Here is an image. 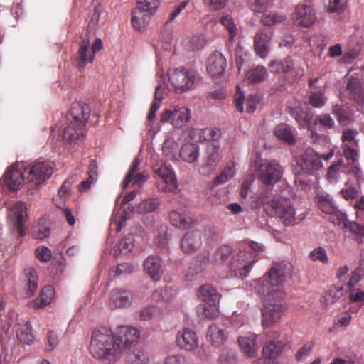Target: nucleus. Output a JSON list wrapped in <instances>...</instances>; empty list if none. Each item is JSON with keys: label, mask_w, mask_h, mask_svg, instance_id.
I'll use <instances>...</instances> for the list:
<instances>
[{"label": "nucleus", "mask_w": 364, "mask_h": 364, "mask_svg": "<svg viewBox=\"0 0 364 364\" xmlns=\"http://www.w3.org/2000/svg\"><path fill=\"white\" fill-rule=\"evenodd\" d=\"M120 341L115 337L114 332L106 328L93 331L90 350L92 355L105 364H114L122 354Z\"/></svg>", "instance_id": "f257e3e1"}, {"label": "nucleus", "mask_w": 364, "mask_h": 364, "mask_svg": "<svg viewBox=\"0 0 364 364\" xmlns=\"http://www.w3.org/2000/svg\"><path fill=\"white\" fill-rule=\"evenodd\" d=\"M293 272V265L290 262H273L269 269L255 282L254 287L257 292L270 291L279 297L285 296L284 284L291 279Z\"/></svg>", "instance_id": "f03ea898"}, {"label": "nucleus", "mask_w": 364, "mask_h": 364, "mask_svg": "<svg viewBox=\"0 0 364 364\" xmlns=\"http://www.w3.org/2000/svg\"><path fill=\"white\" fill-rule=\"evenodd\" d=\"M90 114V109L87 104L73 102L66 116L65 124L60 133L63 140L72 142L80 139L85 134V128Z\"/></svg>", "instance_id": "7ed1b4c3"}, {"label": "nucleus", "mask_w": 364, "mask_h": 364, "mask_svg": "<svg viewBox=\"0 0 364 364\" xmlns=\"http://www.w3.org/2000/svg\"><path fill=\"white\" fill-rule=\"evenodd\" d=\"M267 205L274 213L279 217L284 225H291L294 220L295 211L292 207L291 200L279 195H275L272 199H267V193H261L255 200V208Z\"/></svg>", "instance_id": "20e7f679"}, {"label": "nucleus", "mask_w": 364, "mask_h": 364, "mask_svg": "<svg viewBox=\"0 0 364 364\" xmlns=\"http://www.w3.org/2000/svg\"><path fill=\"white\" fill-rule=\"evenodd\" d=\"M6 323L2 327V332L0 333L1 340L11 339L14 336V328L18 340L24 344L30 345L33 340L30 326L24 320H18L17 314L14 311L9 312L6 317Z\"/></svg>", "instance_id": "39448f33"}, {"label": "nucleus", "mask_w": 364, "mask_h": 364, "mask_svg": "<svg viewBox=\"0 0 364 364\" xmlns=\"http://www.w3.org/2000/svg\"><path fill=\"white\" fill-rule=\"evenodd\" d=\"M264 299V307L262 310V324L267 327L277 322L287 309V305L283 301L285 296H277L270 291L258 292Z\"/></svg>", "instance_id": "423d86ee"}, {"label": "nucleus", "mask_w": 364, "mask_h": 364, "mask_svg": "<svg viewBox=\"0 0 364 364\" xmlns=\"http://www.w3.org/2000/svg\"><path fill=\"white\" fill-rule=\"evenodd\" d=\"M198 297L203 303V306L198 310L201 318H213L219 311V304L221 295L218 290L210 284L202 285L198 291Z\"/></svg>", "instance_id": "0eeeda50"}, {"label": "nucleus", "mask_w": 364, "mask_h": 364, "mask_svg": "<svg viewBox=\"0 0 364 364\" xmlns=\"http://www.w3.org/2000/svg\"><path fill=\"white\" fill-rule=\"evenodd\" d=\"M315 203L323 213L329 215L328 220L334 225L340 228H353V225H356V228H364L355 223L348 222L347 215L337 210L330 195L327 193L316 194Z\"/></svg>", "instance_id": "6e6552de"}, {"label": "nucleus", "mask_w": 364, "mask_h": 364, "mask_svg": "<svg viewBox=\"0 0 364 364\" xmlns=\"http://www.w3.org/2000/svg\"><path fill=\"white\" fill-rule=\"evenodd\" d=\"M196 80L193 70L179 67L168 72V82L176 93H182L193 88Z\"/></svg>", "instance_id": "1a4fd4ad"}, {"label": "nucleus", "mask_w": 364, "mask_h": 364, "mask_svg": "<svg viewBox=\"0 0 364 364\" xmlns=\"http://www.w3.org/2000/svg\"><path fill=\"white\" fill-rule=\"evenodd\" d=\"M333 155V151L331 150L327 154L318 155L313 150L306 151L297 161V165L300 168V172L307 175H314L322 168L321 159L329 160Z\"/></svg>", "instance_id": "9d476101"}, {"label": "nucleus", "mask_w": 364, "mask_h": 364, "mask_svg": "<svg viewBox=\"0 0 364 364\" xmlns=\"http://www.w3.org/2000/svg\"><path fill=\"white\" fill-rule=\"evenodd\" d=\"M53 174V168L46 161H35L25 167L26 183H31V188H37Z\"/></svg>", "instance_id": "9b49d317"}, {"label": "nucleus", "mask_w": 364, "mask_h": 364, "mask_svg": "<svg viewBox=\"0 0 364 364\" xmlns=\"http://www.w3.org/2000/svg\"><path fill=\"white\" fill-rule=\"evenodd\" d=\"M257 174L262 183L272 185L281 180L283 168L277 161H267L259 166Z\"/></svg>", "instance_id": "f8f14e48"}, {"label": "nucleus", "mask_w": 364, "mask_h": 364, "mask_svg": "<svg viewBox=\"0 0 364 364\" xmlns=\"http://www.w3.org/2000/svg\"><path fill=\"white\" fill-rule=\"evenodd\" d=\"M4 185L11 191L19 188L22 182H26L25 178V166L23 164H13L7 168L1 179Z\"/></svg>", "instance_id": "ddd939ff"}, {"label": "nucleus", "mask_w": 364, "mask_h": 364, "mask_svg": "<svg viewBox=\"0 0 364 364\" xmlns=\"http://www.w3.org/2000/svg\"><path fill=\"white\" fill-rule=\"evenodd\" d=\"M287 343L288 339L284 335L274 331L269 336V341L263 347L262 355L274 360L282 353Z\"/></svg>", "instance_id": "4468645a"}, {"label": "nucleus", "mask_w": 364, "mask_h": 364, "mask_svg": "<svg viewBox=\"0 0 364 364\" xmlns=\"http://www.w3.org/2000/svg\"><path fill=\"white\" fill-rule=\"evenodd\" d=\"M114 333L115 337H117L120 341L123 355L132 346L135 345L140 338L139 331L136 328L129 326H119Z\"/></svg>", "instance_id": "2eb2a0df"}, {"label": "nucleus", "mask_w": 364, "mask_h": 364, "mask_svg": "<svg viewBox=\"0 0 364 364\" xmlns=\"http://www.w3.org/2000/svg\"><path fill=\"white\" fill-rule=\"evenodd\" d=\"M153 170L165 183V192H173L177 188V179L170 166L164 163H158L153 166Z\"/></svg>", "instance_id": "dca6fc26"}, {"label": "nucleus", "mask_w": 364, "mask_h": 364, "mask_svg": "<svg viewBox=\"0 0 364 364\" xmlns=\"http://www.w3.org/2000/svg\"><path fill=\"white\" fill-rule=\"evenodd\" d=\"M209 261L210 259L208 252H201L194 257L186 273L187 280L193 282L197 279L207 267Z\"/></svg>", "instance_id": "f3484780"}, {"label": "nucleus", "mask_w": 364, "mask_h": 364, "mask_svg": "<svg viewBox=\"0 0 364 364\" xmlns=\"http://www.w3.org/2000/svg\"><path fill=\"white\" fill-rule=\"evenodd\" d=\"M176 341L177 346L186 351L195 350L199 344L196 333L188 328H184L178 332Z\"/></svg>", "instance_id": "a211bd4d"}, {"label": "nucleus", "mask_w": 364, "mask_h": 364, "mask_svg": "<svg viewBox=\"0 0 364 364\" xmlns=\"http://www.w3.org/2000/svg\"><path fill=\"white\" fill-rule=\"evenodd\" d=\"M293 18L303 27L311 26L316 19L315 10L310 5L306 4H299L295 7Z\"/></svg>", "instance_id": "6ab92c4d"}, {"label": "nucleus", "mask_w": 364, "mask_h": 364, "mask_svg": "<svg viewBox=\"0 0 364 364\" xmlns=\"http://www.w3.org/2000/svg\"><path fill=\"white\" fill-rule=\"evenodd\" d=\"M221 159L219 144L212 142L207 145L203 158L204 166L203 167V169H205V173L214 171Z\"/></svg>", "instance_id": "aec40b11"}, {"label": "nucleus", "mask_w": 364, "mask_h": 364, "mask_svg": "<svg viewBox=\"0 0 364 364\" xmlns=\"http://www.w3.org/2000/svg\"><path fill=\"white\" fill-rule=\"evenodd\" d=\"M252 260L247 258V253L241 252L237 257L233 256L230 261V268L237 277L245 278L247 277L252 269Z\"/></svg>", "instance_id": "412c9836"}, {"label": "nucleus", "mask_w": 364, "mask_h": 364, "mask_svg": "<svg viewBox=\"0 0 364 364\" xmlns=\"http://www.w3.org/2000/svg\"><path fill=\"white\" fill-rule=\"evenodd\" d=\"M26 218V207L23 203L17 202L9 208L8 222L14 228H23Z\"/></svg>", "instance_id": "4be33fe9"}, {"label": "nucleus", "mask_w": 364, "mask_h": 364, "mask_svg": "<svg viewBox=\"0 0 364 364\" xmlns=\"http://www.w3.org/2000/svg\"><path fill=\"white\" fill-rule=\"evenodd\" d=\"M90 46L88 39L84 38L80 43L79 49L73 58V63L80 69L84 68L95 59V55L91 51Z\"/></svg>", "instance_id": "5701e85b"}, {"label": "nucleus", "mask_w": 364, "mask_h": 364, "mask_svg": "<svg viewBox=\"0 0 364 364\" xmlns=\"http://www.w3.org/2000/svg\"><path fill=\"white\" fill-rule=\"evenodd\" d=\"M228 334L227 325L221 322L209 326L207 337L213 346H220L227 341Z\"/></svg>", "instance_id": "b1692460"}, {"label": "nucleus", "mask_w": 364, "mask_h": 364, "mask_svg": "<svg viewBox=\"0 0 364 364\" xmlns=\"http://www.w3.org/2000/svg\"><path fill=\"white\" fill-rule=\"evenodd\" d=\"M202 245L201 232L200 229H194L187 232L181 240V248L186 253L196 251Z\"/></svg>", "instance_id": "393cba45"}, {"label": "nucleus", "mask_w": 364, "mask_h": 364, "mask_svg": "<svg viewBox=\"0 0 364 364\" xmlns=\"http://www.w3.org/2000/svg\"><path fill=\"white\" fill-rule=\"evenodd\" d=\"M348 96L359 105L364 102V82L356 77H350L346 85Z\"/></svg>", "instance_id": "a878e982"}, {"label": "nucleus", "mask_w": 364, "mask_h": 364, "mask_svg": "<svg viewBox=\"0 0 364 364\" xmlns=\"http://www.w3.org/2000/svg\"><path fill=\"white\" fill-rule=\"evenodd\" d=\"M226 58L218 52L213 53L208 60L207 71L212 77L222 75L226 67Z\"/></svg>", "instance_id": "bb28decb"}, {"label": "nucleus", "mask_w": 364, "mask_h": 364, "mask_svg": "<svg viewBox=\"0 0 364 364\" xmlns=\"http://www.w3.org/2000/svg\"><path fill=\"white\" fill-rule=\"evenodd\" d=\"M271 38L272 34L269 31L261 30L256 33L254 41V47L257 55L262 58L267 55Z\"/></svg>", "instance_id": "cd10ccee"}, {"label": "nucleus", "mask_w": 364, "mask_h": 364, "mask_svg": "<svg viewBox=\"0 0 364 364\" xmlns=\"http://www.w3.org/2000/svg\"><path fill=\"white\" fill-rule=\"evenodd\" d=\"M190 135L193 139L198 141L217 142L221 136V132L218 128L208 127L204 129H193L191 131Z\"/></svg>", "instance_id": "c85d7f7f"}, {"label": "nucleus", "mask_w": 364, "mask_h": 364, "mask_svg": "<svg viewBox=\"0 0 364 364\" xmlns=\"http://www.w3.org/2000/svg\"><path fill=\"white\" fill-rule=\"evenodd\" d=\"M257 338L256 334L250 333L246 336H240L237 339L240 350L248 358H254L257 355L258 350Z\"/></svg>", "instance_id": "c756f323"}, {"label": "nucleus", "mask_w": 364, "mask_h": 364, "mask_svg": "<svg viewBox=\"0 0 364 364\" xmlns=\"http://www.w3.org/2000/svg\"><path fill=\"white\" fill-rule=\"evenodd\" d=\"M144 269L147 274L156 281L161 279L164 273L161 259L158 256L148 257L144 263Z\"/></svg>", "instance_id": "7c9ffc66"}, {"label": "nucleus", "mask_w": 364, "mask_h": 364, "mask_svg": "<svg viewBox=\"0 0 364 364\" xmlns=\"http://www.w3.org/2000/svg\"><path fill=\"white\" fill-rule=\"evenodd\" d=\"M132 301V294L126 290H114L111 293L109 304L111 308L129 306Z\"/></svg>", "instance_id": "2f4dec72"}, {"label": "nucleus", "mask_w": 364, "mask_h": 364, "mask_svg": "<svg viewBox=\"0 0 364 364\" xmlns=\"http://www.w3.org/2000/svg\"><path fill=\"white\" fill-rule=\"evenodd\" d=\"M169 220L171 225L175 228H190L198 225L197 219L193 218L189 215L177 211H172L169 214Z\"/></svg>", "instance_id": "473e14b6"}, {"label": "nucleus", "mask_w": 364, "mask_h": 364, "mask_svg": "<svg viewBox=\"0 0 364 364\" xmlns=\"http://www.w3.org/2000/svg\"><path fill=\"white\" fill-rule=\"evenodd\" d=\"M141 6H136L132 11L131 23L136 31L144 29L150 19L151 15L141 9Z\"/></svg>", "instance_id": "72a5a7b5"}, {"label": "nucleus", "mask_w": 364, "mask_h": 364, "mask_svg": "<svg viewBox=\"0 0 364 364\" xmlns=\"http://www.w3.org/2000/svg\"><path fill=\"white\" fill-rule=\"evenodd\" d=\"M74 182L73 177H69L64 181L58 190V196L53 199L55 205L58 208H62L65 205L67 199L70 197L71 187Z\"/></svg>", "instance_id": "f704fd0d"}, {"label": "nucleus", "mask_w": 364, "mask_h": 364, "mask_svg": "<svg viewBox=\"0 0 364 364\" xmlns=\"http://www.w3.org/2000/svg\"><path fill=\"white\" fill-rule=\"evenodd\" d=\"M233 255L232 247L225 245L218 247L211 255L210 262L215 265L225 264Z\"/></svg>", "instance_id": "c9c22d12"}, {"label": "nucleus", "mask_w": 364, "mask_h": 364, "mask_svg": "<svg viewBox=\"0 0 364 364\" xmlns=\"http://www.w3.org/2000/svg\"><path fill=\"white\" fill-rule=\"evenodd\" d=\"M199 151L198 145L193 143L186 144L181 149L180 156L184 161L193 163L198 160Z\"/></svg>", "instance_id": "e433bc0d"}, {"label": "nucleus", "mask_w": 364, "mask_h": 364, "mask_svg": "<svg viewBox=\"0 0 364 364\" xmlns=\"http://www.w3.org/2000/svg\"><path fill=\"white\" fill-rule=\"evenodd\" d=\"M191 118V111L189 109L181 107H176L173 111V121L171 124L176 128L183 127Z\"/></svg>", "instance_id": "4c0bfd02"}, {"label": "nucleus", "mask_w": 364, "mask_h": 364, "mask_svg": "<svg viewBox=\"0 0 364 364\" xmlns=\"http://www.w3.org/2000/svg\"><path fill=\"white\" fill-rule=\"evenodd\" d=\"M344 292L345 290L343 286L332 285L325 292L321 301L326 306L334 304L343 296Z\"/></svg>", "instance_id": "58836bf2"}, {"label": "nucleus", "mask_w": 364, "mask_h": 364, "mask_svg": "<svg viewBox=\"0 0 364 364\" xmlns=\"http://www.w3.org/2000/svg\"><path fill=\"white\" fill-rule=\"evenodd\" d=\"M55 296V291L53 287H44L39 296L34 301V306L37 308L45 307L50 304Z\"/></svg>", "instance_id": "ea45409f"}, {"label": "nucleus", "mask_w": 364, "mask_h": 364, "mask_svg": "<svg viewBox=\"0 0 364 364\" xmlns=\"http://www.w3.org/2000/svg\"><path fill=\"white\" fill-rule=\"evenodd\" d=\"M150 357L147 352L142 349H135L128 354L126 364H149Z\"/></svg>", "instance_id": "a19ab883"}, {"label": "nucleus", "mask_w": 364, "mask_h": 364, "mask_svg": "<svg viewBox=\"0 0 364 364\" xmlns=\"http://www.w3.org/2000/svg\"><path fill=\"white\" fill-rule=\"evenodd\" d=\"M293 117L300 128L310 127L313 119L311 113L296 107L293 109Z\"/></svg>", "instance_id": "79ce46f5"}, {"label": "nucleus", "mask_w": 364, "mask_h": 364, "mask_svg": "<svg viewBox=\"0 0 364 364\" xmlns=\"http://www.w3.org/2000/svg\"><path fill=\"white\" fill-rule=\"evenodd\" d=\"M274 135L280 140L289 144L294 143V136L291 128L285 124L277 125L274 129Z\"/></svg>", "instance_id": "37998d69"}, {"label": "nucleus", "mask_w": 364, "mask_h": 364, "mask_svg": "<svg viewBox=\"0 0 364 364\" xmlns=\"http://www.w3.org/2000/svg\"><path fill=\"white\" fill-rule=\"evenodd\" d=\"M364 277V252L360 254V259L357 267L353 271L348 282V286H355Z\"/></svg>", "instance_id": "c03bdc74"}, {"label": "nucleus", "mask_w": 364, "mask_h": 364, "mask_svg": "<svg viewBox=\"0 0 364 364\" xmlns=\"http://www.w3.org/2000/svg\"><path fill=\"white\" fill-rule=\"evenodd\" d=\"M269 66L272 72L274 73H286L294 68V63L292 59L287 56L280 61H272L270 63Z\"/></svg>", "instance_id": "a18cd8bd"}, {"label": "nucleus", "mask_w": 364, "mask_h": 364, "mask_svg": "<svg viewBox=\"0 0 364 364\" xmlns=\"http://www.w3.org/2000/svg\"><path fill=\"white\" fill-rule=\"evenodd\" d=\"M25 275L28 279V296H33L38 289V279L36 271L31 267L25 269Z\"/></svg>", "instance_id": "49530a36"}, {"label": "nucleus", "mask_w": 364, "mask_h": 364, "mask_svg": "<svg viewBox=\"0 0 364 364\" xmlns=\"http://www.w3.org/2000/svg\"><path fill=\"white\" fill-rule=\"evenodd\" d=\"M162 312V309L158 306H149L141 310L140 319L145 321L157 319L161 316Z\"/></svg>", "instance_id": "de8ad7c7"}, {"label": "nucleus", "mask_w": 364, "mask_h": 364, "mask_svg": "<svg viewBox=\"0 0 364 364\" xmlns=\"http://www.w3.org/2000/svg\"><path fill=\"white\" fill-rule=\"evenodd\" d=\"M267 75V69L262 65H257L246 73V77L251 83L263 81Z\"/></svg>", "instance_id": "09e8293b"}, {"label": "nucleus", "mask_w": 364, "mask_h": 364, "mask_svg": "<svg viewBox=\"0 0 364 364\" xmlns=\"http://www.w3.org/2000/svg\"><path fill=\"white\" fill-rule=\"evenodd\" d=\"M160 205L158 198H151L141 201L137 206V211L141 213H151L156 210Z\"/></svg>", "instance_id": "8fccbe9b"}, {"label": "nucleus", "mask_w": 364, "mask_h": 364, "mask_svg": "<svg viewBox=\"0 0 364 364\" xmlns=\"http://www.w3.org/2000/svg\"><path fill=\"white\" fill-rule=\"evenodd\" d=\"M138 269L136 265L128 262L119 264L117 267H113L109 270V275L116 277L123 274H131Z\"/></svg>", "instance_id": "3c124183"}, {"label": "nucleus", "mask_w": 364, "mask_h": 364, "mask_svg": "<svg viewBox=\"0 0 364 364\" xmlns=\"http://www.w3.org/2000/svg\"><path fill=\"white\" fill-rule=\"evenodd\" d=\"M160 86H157L155 90V100L152 102L149 113L146 117V124L149 127H152L151 122L156 117V114L161 105V97H158V92Z\"/></svg>", "instance_id": "603ef678"}, {"label": "nucleus", "mask_w": 364, "mask_h": 364, "mask_svg": "<svg viewBox=\"0 0 364 364\" xmlns=\"http://www.w3.org/2000/svg\"><path fill=\"white\" fill-rule=\"evenodd\" d=\"M220 22L228 31L229 41H232L237 33V28L232 18L227 14L221 17Z\"/></svg>", "instance_id": "864d4df0"}, {"label": "nucleus", "mask_w": 364, "mask_h": 364, "mask_svg": "<svg viewBox=\"0 0 364 364\" xmlns=\"http://www.w3.org/2000/svg\"><path fill=\"white\" fill-rule=\"evenodd\" d=\"M358 132L355 129H345L341 135V141L348 146H358L359 141L356 139Z\"/></svg>", "instance_id": "5fc2aeb1"}, {"label": "nucleus", "mask_w": 364, "mask_h": 364, "mask_svg": "<svg viewBox=\"0 0 364 364\" xmlns=\"http://www.w3.org/2000/svg\"><path fill=\"white\" fill-rule=\"evenodd\" d=\"M327 98L323 92H311L309 97V103L314 107H322L326 102Z\"/></svg>", "instance_id": "6e6d98bb"}, {"label": "nucleus", "mask_w": 364, "mask_h": 364, "mask_svg": "<svg viewBox=\"0 0 364 364\" xmlns=\"http://www.w3.org/2000/svg\"><path fill=\"white\" fill-rule=\"evenodd\" d=\"M250 9L255 13H263L267 11L271 0H247Z\"/></svg>", "instance_id": "4d7b16f0"}, {"label": "nucleus", "mask_w": 364, "mask_h": 364, "mask_svg": "<svg viewBox=\"0 0 364 364\" xmlns=\"http://www.w3.org/2000/svg\"><path fill=\"white\" fill-rule=\"evenodd\" d=\"M235 174V171L233 169V166H227L225 167L222 172L215 177L213 181V185L215 186L222 185L227 182L230 178H231Z\"/></svg>", "instance_id": "13d9d810"}, {"label": "nucleus", "mask_w": 364, "mask_h": 364, "mask_svg": "<svg viewBox=\"0 0 364 364\" xmlns=\"http://www.w3.org/2000/svg\"><path fill=\"white\" fill-rule=\"evenodd\" d=\"M314 344L313 342H309L304 344L296 353L295 358L299 362H303L311 353Z\"/></svg>", "instance_id": "bf43d9fd"}, {"label": "nucleus", "mask_w": 364, "mask_h": 364, "mask_svg": "<svg viewBox=\"0 0 364 364\" xmlns=\"http://www.w3.org/2000/svg\"><path fill=\"white\" fill-rule=\"evenodd\" d=\"M140 163L141 161L138 157H136L132 161L129 168L128 173L122 183V188L124 189L126 188L129 186V184L132 181L134 174L137 173Z\"/></svg>", "instance_id": "052dcab7"}, {"label": "nucleus", "mask_w": 364, "mask_h": 364, "mask_svg": "<svg viewBox=\"0 0 364 364\" xmlns=\"http://www.w3.org/2000/svg\"><path fill=\"white\" fill-rule=\"evenodd\" d=\"M314 125H321L326 129H331L334 127L335 122L328 114H323L316 116L314 121Z\"/></svg>", "instance_id": "680f3d73"}, {"label": "nucleus", "mask_w": 364, "mask_h": 364, "mask_svg": "<svg viewBox=\"0 0 364 364\" xmlns=\"http://www.w3.org/2000/svg\"><path fill=\"white\" fill-rule=\"evenodd\" d=\"M139 5L143 11L151 15L159 6V0H137L136 6Z\"/></svg>", "instance_id": "e2e57ef3"}, {"label": "nucleus", "mask_w": 364, "mask_h": 364, "mask_svg": "<svg viewBox=\"0 0 364 364\" xmlns=\"http://www.w3.org/2000/svg\"><path fill=\"white\" fill-rule=\"evenodd\" d=\"M309 257L311 260L316 261L318 260L322 263H327L328 258L327 256L326 251L323 247H318L314 250H313L310 254Z\"/></svg>", "instance_id": "0e129e2a"}, {"label": "nucleus", "mask_w": 364, "mask_h": 364, "mask_svg": "<svg viewBox=\"0 0 364 364\" xmlns=\"http://www.w3.org/2000/svg\"><path fill=\"white\" fill-rule=\"evenodd\" d=\"M129 219V214L125 212H117L112 215V223L114 224L117 228H120L126 225V221Z\"/></svg>", "instance_id": "69168bd1"}, {"label": "nucleus", "mask_w": 364, "mask_h": 364, "mask_svg": "<svg viewBox=\"0 0 364 364\" xmlns=\"http://www.w3.org/2000/svg\"><path fill=\"white\" fill-rule=\"evenodd\" d=\"M164 360L166 364H189L190 363L187 358L179 353L169 354L166 355Z\"/></svg>", "instance_id": "338daca9"}, {"label": "nucleus", "mask_w": 364, "mask_h": 364, "mask_svg": "<svg viewBox=\"0 0 364 364\" xmlns=\"http://www.w3.org/2000/svg\"><path fill=\"white\" fill-rule=\"evenodd\" d=\"M220 360L225 364H236L237 353L235 350H226L220 356Z\"/></svg>", "instance_id": "774afa93"}]
</instances>
